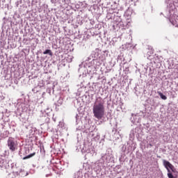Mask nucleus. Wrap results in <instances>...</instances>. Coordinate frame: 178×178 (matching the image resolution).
I'll return each mask as SVG.
<instances>
[{"label":"nucleus","mask_w":178,"mask_h":178,"mask_svg":"<svg viewBox=\"0 0 178 178\" xmlns=\"http://www.w3.org/2000/svg\"><path fill=\"white\" fill-rule=\"evenodd\" d=\"M105 100L101 97H97L95 105L93 106V115L98 119V120H101L102 118H104V115H105Z\"/></svg>","instance_id":"1"},{"label":"nucleus","mask_w":178,"mask_h":178,"mask_svg":"<svg viewBox=\"0 0 178 178\" xmlns=\"http://www.w3.org/2000/svg\"><path fill=\"white\" fill-rule=\"evenodd\" d=\"M78 69L79 73V79H83V77H87L88 74H94L95 70L92 68V65H90L89 63H86L85 64L81 63ZM87 70V72H86Z\"/></svg>","instance_id":"2"},{"label":"nucleus","mask_w":178,"mask_h":178,"mask_svg":"<svg viewBox=\"0 0 178 178\" xmlns=\"http://www.w3.org/2000/svg\"><path fill=\"white\" fill-rule=\"evenodd\" d=\"M0 168L2 169H8V168H11L13 173H16L17 175L20 173V171L16 170V164L12 163V161H10L5 157H0Z\"/></svg>","instance_id":"3"},{"label":"nucleus","mask_w":178,"mask_h":178,"mask_svg":"<svg viewBox=\"0 0 178 178\" xmlns=\"http://www.w3.org/2000/svg\"><path fill=\"white\" fill-rule=\"evenodd\" d=\"M52 112V108L44 107L43 110L40 111V115L38 118V120L42 123V124H45V123H49V117H48V113H51Z\"/></svg>","instance_id":"4"},{"label":"nucleus","mask_w":178,"mask_h":178,"mask_svg":"<svg viewBox=\"0 0 178 178\" xmlns=\"http://www.w3.org/2000/svg\"><path fill=\"white\" fill-rule=\"evenodd\" d=\"M113 158V156H112V154L108 153V152H106L105 153L101 154L99 162H101V163H109L112 162Z\"/></svg>","instance_id":"5"},{"label":"nucleus","mask_w":178,"mask_h":178,"mask_svg":"<svg viewBox=\"0 0 178 178\" xmlns=\"http://www.w3.org/2000/svg\"><path fill=\"white\" fill-rule=\"evenodd\" d=\"M7 145L9 149L13 152L17 149V141L13 138H9L7 142Z\"/></svg>","instance_id":"6"},{"label":"nucleus","mask_w":178,"mask_h":178,"mask_svg":"<svg viewBox=\"0 0 178 178\" xmlns=\"http://www.w3.org/2000/svg\"><path fill=\"white\" fill-rule=\"evenodd\" d=\"M141 134V128L137 127L136 128L132 129L129 134V139L131 140H134V138L136 137V138H138L140 137V134Z\"/></svg>","instance_id":"7"},{"label":"nucleus","mask_w":178,"mask_h":178,"mask_svg":"<svg viewBox=\"0 0 178 178\" xmlns=\"http://www.w3.org/2000/svg\"><path fill=\"white\" fill-rule=\"evenodd\" d=\"M27 152H29V149H25L24 150L21 149L19 152V156H21V158L24 161L26 159H30V158H33V156H34V155H35V152L31 153L27 156H25L23 157V155H24V154H27Z\"/></svg>","instance_id":"8"},{"label":"nucleus","mask_w":178,"mask_h":178,"mask_svg":"<svg viewBox=\"0 0 178 178\" xmlns=\"http://www.w3.org/2000/svg\"><path fill=\"white\" fill-rule=\"evenodd\" d=\"M89 66H92V69L96 70L97 68L99 67L101 65H102V63L101 62V60L98 58H93L90 62H88Z\"/></svg>","instance_id":"9"},{"label":"nucleus","mask_w":178,"mask_h":178,"mask_svg":"<svg viewBox=\"0 0 178 178\" xmlns=\"http://www.w3.org/2000/svg\"><path fill=\"white\" fill-rule=\"evenodd\" d=\"M163 165L165 169H167L168 172H170V170L173 172H175V170L176 169L175 168V166L170 163L168 161L163 160Z\"/></svg>","instance_id":"10"},{"label":"nucleus","mask_w":178,"mask_h":178,"mask_svg":"<svg viewBox=\"0 0 178 178\" xmlns=\"http://www.w3.org/2000/svg\"><path fill=\"white\" fill-rule=\"evenodd\" d=\"M81 152L83 154H90V152H91V154H94V151L91 150L90 147L88 145H85L82 147Z\"/></svg>","instance_id":"11"},{"label":"nucleus","mask_w":178,"mask_h":178,"mask_svg":"<svg viewBox=\"0 0 178 178\" xmlns=\"http://www.w3.org/2000/svg\"><path fill=\"white\" fill-rule=\"evenodd\" d=\"M139 119H140V116L132 113L130 120L132 123H138Z\"/></svg>","instance_id":"12"},{"label":"nucleus","mask_w":178,"mask_h":178,"mask_svg":"<svg viewBox=\"0 0 178 178\" xmlns=\"http://www.w3.org/2000/svg\"><path fill=\"white\" fill-rule=\"evenodd\" d=\"M95 59V58H98V53L95 51H92L90 56L88 58V60H91V59Z\"/></svg>","instance_id":"13"},{"label":"nucleus","mask_w":178,"mask_h":178,"mask_svg":"<svg viewBox=\"0 0 178 178\" xmlns=\"http://www.w3.org/2000/svg\"><path fill=\"white\" fill-rule=\"evenodd\" d=\"M74 178H84V177L83 176V171L81 170L77 171L75 173Z\"/></svg>","instance_id":"14"},{"label":"nucleus","mask_w":178,"mask_h":178,"mask_svg":"<svg viewBox=\"0 0 178 178\" xmlns=\"http://www.w3.org/2000/svg\"><path fill=\"white\" fill-rule=\"evenodd\" d=\"M165 3H166L168 9H170L173 6V1L172 0H165Z\"/></svg>","instance_id":"15"},{"label":"nucleus","mask_w":178,"mask_h":178,"mask_svg":"<svg viewBox=\"0 0 178 178\" xmlns=\"http://www.w3.org/2000/svg\"><path fill=\"white\" fill-rule=\"evenodd\" d=\"M43 55H49V56H53L54 54L51 49H46L43 51Z\"/></svg>","instance_id":"16"},{"label":"nucleus","mask_w":178,"mask_h":178,"mask_svg":"<svg viewBox=\"0 0 178 178\" xmlns=\"http://www.w3.org/2000/svg\"><path fill=\"white\" fill-rule=\"evenodd\" d=\"M17 105H19V109L22 108V111H27L25 103H18Z\"/></svg>","instance_id":"17"},{"label":"nucleus","mask_w":178,"mask_h":178,"mask_svg":"<svg viewBox=\"0 0 178 178\" xmlns=\"http://www.w3.org/2000/svg\"><path fill=\"white\" fill-rule=\"evenodd\" d=\"M157 93L159 94V97L161 98V99H163V101H166L168 99V97L166 95H163L161 92L158 91Z\"/></svg>","instance_id":"18"},{"label":"nucleus","mask_w":178,"mask_h":178,"mask_svg":"<svg viewBox=\"0 0 178 178\" xmlns=\"http://www.w3.org/2000/svg\"><path fill=\"white\" fill-rule=\"evenodd\" d=\"M65 129V123L60 122L58 125V130H63Z\"/></svg>","instance_id":"19"},{"label":"nucleus","mask_w":178,"mask_h":178,"mask_svg":"<svg viewBox=\"0 0 178 178\" xmlns=\"http://www.w3.org/2000/svg\"><path fill=\"white\" fill-rule=\"evenodd\" d=\"M62 104H63V98L62 97H59V99L57 101V104L56 106H60V105H62Z\"/></svg>","instance_id":"20"},{"label":"nucleus","mask_w":178,"mask_h":178,"mask_svg":"<svg viewBox=\"0 0 178 178\" xmlns=\"http://www.w3.org/2000/svg\"><path fill=\"white\" fill-rule=\"evenodd\" d=\"M75 119H76V124H79V123L81 122V120H80V115H79V114L76 115Z\"/></svg>","instance_id":"21"},{"label":"nucleus","mask_w":178,"mask_h":178,"mask_svg":"<svg viewBox=\"0 0 178 178\" xmlns=\"http://www.w3.org/2000/svg\"><path fill=\"white\" fill-rule=\"evenodd\" d=\"M83 178H92V175H91V174L86 172L84 174Z\"/></svg>","instance_id":"22"},{"label":"nucleus","mask_w":178,"mask_h":178,"mask_svg":"<svg viewBox=\"0 0 178 178\" xmlns=\"http://www.w3.org/2000/svg\"><path fill=\"white\" fill-rule=\"evenodd\" d=\"M168 178H175V176H173V174L170 171H168Z\"/></svg>","instance_id":"23"},{"label":"nucleus","mask_w":178,"mask_h":178,"mask_svg":"<svg viewBox=\"0 0 178 178\" xmlns=\"http://www.w3.org/2000/svg\"><path fill=\"white\" fill-rule=\"evenodd\" d=\"M125 47H127V49H130V48H133V45H131V43H127L125 44Z\"/></svg>","instance_id":"24"},{"label":"nucleus","mask_w":178,"mask_h":178,"mask_svg":"<svg viewBox=\"0 0 178 178\" xmlns=\"http://www.w3.org/2000/svg\"><path fill=\"white\" fill-rule=\"evenodd\" d=\"M81 88H79L78 89V91H81V90H84L85 88H86V87H84V82H81Z\"/></svg>","instance_id":"25"},{"label":"nucleus","mask_w":178,"mask_h":178,"mask_svg":"<svg viewBox=\"0 0 178 178\" xmlns=\"http://www.w3.org/2000/svg\"><path fill=\"white\" fill-rule=\"evenodd\" d=\"M170 22L173 26H175L176 23H177V21H173L172 18L170 19Z\"/></svg>","instance_id":"26"},{"label":"nucleus","mask_w":178,"mask_h":178,"mask_svg":"<svg viewBox=\"0 0 178 178\" xmlns=\"http://www.w3.org/2000/svg\"><path fill=\"white\" fill-rule=\"evenodd\" d=\"M118 62H119V63H122V56H118Z\"/></svg>","instance_id":"27"},{"label":"nucleus","mask_w":178,"mask_h":178,"mask_svg":"<svg viewBox=\"0 0 178 178\" xmlns=\"http://www.w3.org/2000/svg\"><path fill=\"white\" fill-rule=\"evenodd\" d=\"M32 91H33V92H34V94H35V92H38V90H37V88H33V89H32Z\"/></svg>","instance_id":"28"},{"label":"nucleus","mask_w":178,"mask_h":178,"mask_svg":"<svg viewBox=\"0 0 178 178\" xmlns=\"http://www.w3.org/2000/svg\"><path fill=\"white\" fill-rule=\"evenodd\" d=\"M2 0H0V8H3V3H2Z\"/></svg>","instance_id":"29"},{"label":"nucleus","mask_w":178,"mask_h":178,"mask_svg":"<svg viewBox=\"0 0 178 178\" xmlns=\"http://www.w3.org/2000/svg\"><path fill=\"white\" fill-rule=\"evenodd\" d=\"M42 106H43L42 111H44V108H45V109H47V108H49V107L47 106L46 105H44V106L42 105Z\"/></svg>","instance_id":"30"},{"label":"nucleus","mask_w":178,"mask_h":178,"mask_svg":"<svg viewBox=\"0 0 178 178\" xmlns=\"http://www.w3.org/2000/svg\"><path fill=\"white\" fill-rule=\"evenodd\" d=\"M19 3H22V0H20L19 1L16 2L17 6H19Z\"/></svg>","instance_id":"31"},{"label":"nucleus","mask_w":178,"mask_h":178,"mask_svg":"<svg viewBox=\"0 0 178 178\" xmlns=\"http://www.w3.org/2000/svg\"><path fill=\"white\" fill-rule=\"evenodd\" d=\"M96 140H99V136L97 135L96 137H95Z\"/></svg>","instance_id":"32"},{"label":"nucleus","mask_w":178,"mask_h":178,"mask_svg":"<svg viewBox=\"0 0 178 178\" xmlns=\"http://www.w3.org/2000/svg\"><path fill=\"white\" fill-rule=\"evenodd\" d=\"M76 130H81V127H76Z\"/></svg>","instance_id":"33"},{"label":"nucleus","mask_w":178,"mask_h":178,"mask_svg":"<svg viewBox=\"0 0 178 178\" xmlns=\"http://www.w3.org/2000/svg\"><path fill=\"white\" fill-rule=\"evenodd\" d=\"M104 53L108 55V51H104Z\"/></svg>","instance_id":"34"},{"label":"nucleus","mask_w":178,"mask_h":178,"mask_svg":"<svg viewBox=\"0 0 178 178\" xmlns=\"http://www.w3.org/2000/svg\"><path fill=\"white\" fill-rule=\"evenodd\" d=\"M150 54H154V50H151Z\"/></svg>","instance_id":"35"},{"label":"nucleus","mask_w":178,"mask_h":178,"mask_svg":"<svg viewBox=\"0 0 178 178\" xmlns=\"http://www.w3.org/2000/svg\"><path fill=\"white\" fill-rule=\"evenodd\" d=\"M153 106H157L158 104H152Z\"/></svg>","instance_id":"36"},{"label":"nucleus","mask_w":178,"mask_h":178,"mask_svg":"<svg viewBox=\"0 0 178 178\" xmlns=\"http://www.w3.org/2000/svg\"><path fill=\"white\" fill-rule=\"evenodd\" d=\"M53 120H54V122H56V120H55V118H53Z\"/></svg>","instance_id":"37"},{"label":"nucleus","mask_w":178,"mask_h":178,"mask_svg":"<svg viewBox=\"0 0 178 178\" xmlns=\"http://www.w3.org/2000/svg\"><path fill=\"white\" fill-rule=\"evenodd\" d=\"M5 19H6V17H3V20H5Z\"/></svg>","instance_id":"38"},{"label":"nucleus","mask_w":178,"mask_h":178,"mask_svg":"<svg viewBox=\"0 0 178 178\" xmlns=\"http://www.w3.org/2000/svg\"><path fill=\"white\" fill-rule=\"evenodd\" d=\"M54 92H55V90H54V88H53V94H54Z\"/></svg>","instance_id":"39"},{"label":"nucleus","mask_w":178,"mask_h":178,"mask_svg":"<svg viewBox=\"0 0 178 178\" xmlns=\"http://www.w3.org/2000/svg\"><path fill=\"white\" fill-rule=\"evenodd\" d=\"M169 13H170V10H168Z\"/></svg>","instance_id":"40"},{"label":"nucleus","mask_w":178,"mask_h":178,"mask_svg":"<svg viewBox=\"0 0 178 178\" xmlns=\"http://www.w3.org/2000/svg\"><path fill=\"white\" fill-rule=\"evenodd\" d=\"M160 15H162V13H161V14Z\"/></svg>","instance_id":"41"}]
</instances>
